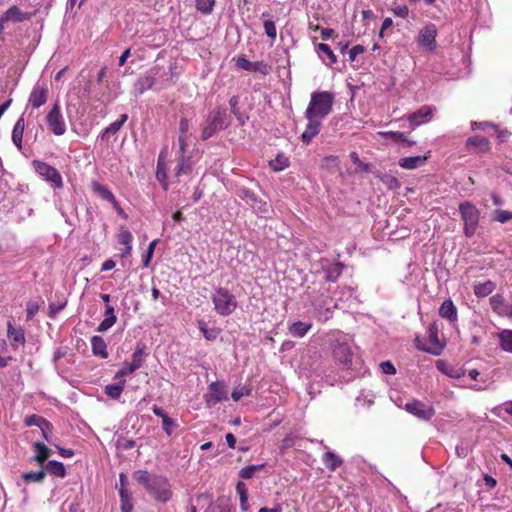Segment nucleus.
<instances>
[{"instance_id":"f257e3e1","label":"nucleus","mask_w":512,"mask_h":512,"mask_svg":"<svg viewBox=\"0 0 512 512\" xmlns=\"http://www.w3.org/2000/svg\"><path fill=\"white\" fill-rule=\"evenodd\" d=\"M353 297L354 290L349 286L340 287L339 291L331 296L330 286L322 283L308 285L304 292V299L313 308L314 317L322 322L331 318L333 310L339 306V301H349Z\"/></svg>"},{"instance_id":"f03ea898","label":"nucleus","mask_w":512,"mask_h":512,"mask_svg":"<svg viewBox=\"0 0 512 512\" xmlns=\"http://www.w3.org/2000/svg\"><path fill=\"white\" fill-rule=\"evenodd\" d=\"M133 478L143 485L148 494L156 501L166 503L172 499L173 491L166 476L138 470L133 473Z\"/></svg>"},{"instance_id":"7ed1b4c3","label":"nucleus","mask_w":512,"mask_h":512,"mask_svg":"<svg viewBox=\"0 0 512 512\" xmlns=\"http://www.w3.org/2000/svg\"><path fill=\"white\" fill-rule=\"evenodd\" d=\"M231 122V116L224 106H218L212 109L203 124L201 138L207 140L218 131L226 129Z\"/></svg>"},{"instance_id":"20e7f679","label":"nucleus","mask_w":512,"mask_h":512,"mask_svg":"<svg viewBox=\"0 0 512 512\" xmlns=\"http://www.w3.org/2000/svg\"><path fill=\"white\" fill-rule=\"evenodd\" d=\"M333 103V93L329 91L313 92L305 111V117L313 116L319 119H324L332 112Z\"/></svg>"},{"instance_id":"39448f33","label":"nucleus","mask_w":512,"mask_h":512,"mask_svg":"<svg viewBox=\"0 0 512 512\" xmlns=\"http://www.w3.org/2000/svg\"><path fill=\"white\" fill-rule=\"evenodd\" d=\"M344 265L340 262H335L327 258H321L312 264V270L317 280L311 285L322 283L326 286L327 283H334L337 281L343 271Z\"/></svg>"},{"instance_id":"423d86ee","label":"nucleus","mask_w":512,"mask_h":512,"mask_svg":"<svg viewBox=\"0 0 512 512\" xmlns=\"http://www.w3.org/2000/svg\"><path fill=\"white\" fill-rule=\"evenodd\" d=\"M214 309L220 316H229L237 308L238 302L235 295L224 287L215 288L211 294Z\"/></svg>"},{"instance_id":"0eeeda50","label":"nucleus","mask_w":512,"mask_h":512,"mask_svg":"<svg viewBox=\"0 0 512 512\" xmlns=\"http://www.w3.org/2000/svg\"><path fill=\"white\" fill-rule=\"evenodd\" d=\"M459 212L461 215V219L464 222V235L468 238H471L472 236H474L477 230L480 220V211L474 204L465 201L460 203Z\"/></svg>"},{"instance_id":"6e6552de","label":"nucleus","mask_w":512,"mask_h":512,"mask_svg":"<svg viewBox=\"0 0 512 512\" xmlns=\"http://www.w3.org/2000/svg\"><path fill=\"white\" fill-rule=\"evenodd\" d=\"M32 167L38 176L46 181L52 188H63V178L55 167L41 160H33Z\"/></svg>"},{"instance_id":"1a4fd4ad","label":"nucleus","mask_w":512,"mask_h":512,"mask_svg":"<svg viewBox=\"0 0 512 512\" xmlns=\"http://www.w3.org/2000/svg\"><path fill=\"white\" fill-rule=\"evenodd\" d=\"M48 129L56 136H62L66 132V123L61 113V107L56 101L46 115Z\"/></svg>"},{"instance_id":"9d476101","label":"nucleus","mask_w":512,"mask_h":512,"mask_svg":"<svg viewBox=\"0 0 512 512\" xmlns=\"http://www.w3.org/2000/svg\"><path fill=\"white\" fill-rule=\"evenodd\" d=\"M164 75L161 67L154 66L150 68L145 75L139 77L134 84L136 94H143L145 91L152 89L158 82V79Z\"/></svg>"},{"instance_id":"9b49d317","label":"nucleus","mask_w":512,"mask_h":512,"mask_svg":"<svg viewBox=\"0 0 512 512\" xmlns=\"http://www.w3.org/2000/svg\"><path fill=\"white\" fill-rule=\"evenodd\" d=\"M404 409L409 414L422 421H430L435 415V409L432 405L425 404L424 402L417 399H412L406 402Z\"/></svg>"},{"instance_id":"f8f14e48","label":"nucleus","mask_w":512,"mask_h":512,"mask_svg":"<svg viewBox=\"0 0 512 512\" xmlns=\"http://www.w3.org/2000/svg\"><path fill=\"white\" fill-rule=\"evenodd\" d=\"M438 35V30L435 24L427 23L423 26L417 37L416 42L419 46H421L426 51H434L436 49V37Z\"/></svg>"},{"instance_id":"ddd939ff","label":"nucleus","mask_w":512,"mask_h":512,"mask_svg":"<svg viewBox=\"0 0 512 512\" xmlns=\"http://www.w3.org/2000/svg\"><path fill=\"white\" fill-rule=\"evenodd\" d=\"M204 400L209 408L214 407L222 401L228 400V393L225 384L220 381L212 382L208 386V390L204 395Z\"/></svg>"},{"instance_id":"4468645a","label":"nucleus","mask_w":512,"mask_h":512,"mask_svg":"<svg viewBox=\"0 0 512 512\" xmlns=\"http://www.w3.org/2000/svg\"><path fill=\"white\" fill-rule=\"evenodd\" d=\"M436 107L430 105H423L418 110L408 114L406 116L409 122V127L415 129L416 127L426 124L432 120L436 113Z\"/></svg>"},{"instance_id":"2eb2a0df","label":"nucleus","mask_w":512,"mask_h":512,"mask_svg":"<svg viewBox=\"0 0 512 512\" xmlns=\"http://www.w3.org/2000/svg\"><path fill=\"white\" fill-rule=\"evenodd\" d=\"M439 329L438 325L434 322L429 324L427 328V342L429 344V347L424 348L423 350L433 354V355H440L442 350L445 347V343L440 340L439 338Z\"/></svg>"},{"instance_id":"dca6fc26","label":"nucleus","mask_w":512,"mask_h":512,"mask_svg":"<svg viewBox=\"0 0 512 512\" xmlns=\"http://www.w3.org/2000/svg\"><path fill=\"white\" fill-rule=\"evenodd\" d=\"M235 61L236 66L245 71L259 72L263 75L270 72V67L264 61L251 62L244 55L238 56Z\"/></svg>"},{"instance_id":"f3484780","label":"nucleus","mask_w":512,"mask_h":512,"mask_svg":"<svg viewBox=\"0 0 512 512\" xmlns=\"http://www.w3.org/2000/svg\"><path fill=\"white\" fill-rule=\"evenodd\" d=\"M335 359L344 367L349 368L352 363V352L350 346L345 342L337 341L333 347Z\"/></svg>"},{"instance_id":"a211bd4d","label":"nucleus","mask_w":512,"mask_h":512,"mask_svg":"<svg viewBox=\"0 0 512 512\" xmlns=\"http://www.w3.org/2000/svg\"><path fill=\"white\" fill-rule=\"evenodd\" d=\"M48 98V89L44 85L36 84L28 99V105H30L34 109L40 108L44 105Z\"/></svg>"},{"instance_id":"6ab92c4d","label":"nucleus","mask_w":512,"mask_h":512,"mask_svg":"<svg viewBox=\"0 0 512 512\" xmlns=\"http://www.w3.org/2000/svg\"><path fill=\"white\" fill-rule=\"evenodd\" d=\"M305 118L308 120V123L306 125L304 132L301 135V140L303 143L309 144L320 132L322 119L313 116Z\"/></svg>"},{"instance_id":"aec40b11","label":"nucleus","mask_w":512,"mask_h":512,"mask_svg":"<svg viewBox=\"0 0 512 512\" xmlns=\"http://www.w3.org/2000/svg\"><path fill=\"white\" fill-rule=\"evenodd\" d=\"M466 147L468 150L483 154L490 150V143L487 138L477 135L467 139Z\"/></svg>"},{"instance_id":"412c9836","label":"nucleus","mask_w":512,"mask_h":512,"mask_svg":"<svg viewBox=\"0 0 512 512\" xmlns=\"http://www.w3.org/2000/svg\"><path fill=\"white\" fill-rule=\"evenodd\" d=\"M117 322V316L115 314L114 307L106 305L104 310V319L100 322L97 327L98 332L108 331Z\"/></svg>"},{"instance_id":"4be33fe9","label":"nucleus","mask_w":512,"mask_h":512,"mask_svg":"<svg viewBox=\"0 0 512 512\" xmlns=\"http://www.w3.org/2000/svg\"><path fill=\"white\" fill-rule=\"evenodd\" d=\"M436 368L441 372L443 373L444 375L450 377V378H455V379H459L461 378L462 376H464L465 374V371L462 369V368H459V367H455L443 360H438L436 362Z\"/></svg>"},{"instance_id":"5701e85b","label":"nucleus","mask_w":512,"mask_h":512,"mask_svg":"<svg viewBox=\"0 0 512 512\" xmlns=\"http://www.w3.org/2000/svg\"><path fill=\"white\" fill-rule=\"evenodd\" d=\"M311 328V322L295 321L288 324V332L295 338H303Z\"/></svg>"},{"instance_id":"b1692460","label":"nucleus","mask_w":512,"mask_h":512,"mask_svg":"<svg viewBox=\"0 0 512 512\" xmlns=\"http://www.w3.org/2000/svg\"><path fill=\"white\" fill-rule=\"evenodd\" d=\"M91 348L94 356L99 357L101 359L108 358L109 354L107 351V344L105 340L98 335H94L91 338Z\"/></svg>"},{"instance_id":"393cba45","label":"nucleus","mask_w":512,"mask_h":512,"mask_svg":"<svg viewBox=\"0 0 512 512\" xmlns=\"http://www.w3.org/2000/svg\"><path fill=\"white\" fill-rule=\"evenodd\" d=\"M439 315L442 318L449 320L454 323L457 321L458 314L457 308L451 299H446L439 308Z\"/></svg>"},{"instance_id":"a878e982","label":"nucleus","mask_w":512,"mask_h":512,"mask_svg":"<svg viewBox=\"0 0 512 512\" xmlns=\"http://www.w3.org/2000/svg\"><path fill=\"white\" fill-rule=\"evenodd\" d=\"M316 52L319 54L323 63L327 66H332L337 63V56L334 54L329 45L319 43L316 45Z\"/></svg>"},{"instance_id":"bb28decb","label":"nucleus","mask_w":512,"mask_h":512,"mask_svg":"<svg viewBox=\"0 0 512 512\" xmlns=\"http://www.w3.org/2000/svg\"><path fill=\"white\" fill-rule=\"evenodd\" d=\"M192 172V161L190 154H178V165L175 169V175L180 177Z\"/></svg>"},{"instance_id":"cd10ccee","label":"nucleus","mask_w":512,"mask_h":512,"mask_svg":"<svg viewBox=\"0 0 512 512\" xmlns=\"http://www.w3.org/2000/svg\"><path fill=\"white\" fill-rule=\"evenodd\" d=\"M427 159L428 156L403 157L399 159L398 164L401 168L412 170L422 166Z\"/></svg>"},{"instance_id":"c85d7f7f","label":"nucleus","mask_w":512,"mask_h":512,"mask_svg":"<svg viewBox=\"0 0 512 512\" xmlns=\"http://www.w3.org/2000/svg\"><path fill=\"white\" fill-rule=\"evenodd\" d=\"M117 381L115 383H111L105 386L104 392L107 396L114 400H118L125 387V379H116Z\"/></svg>"},{"instance_id":"c756f323","label":"nucleus","mask_w":512,"mask_h":512,"mask_svg":"<svg viewBox=\"0 0 512 512\" xmlns=\"http://www.w3.org/2000/svg\"><path fill=\"white\" fill-rule=\"evenodd\" d=\"M25 129V121L24 117L21 116L15 123L13 130H12V142L13 144L18 148H22V139H23V133Z\"/></svg>"},{"instance_id":"7c9ffc66","label":"nucleus","mask_w":512,"mask_h":512,"mask_svg":"<svg viewBox=\"0 0 512 512\" xmlns=\"http://www.w3.org/2000/svg\"><path fill=\"white\" fill-rule=\"evenodd\" d=\"M34 450L37 452L33 460L40 465H43L45 461L50 457L51 450L41 442H35L33 444Z\"/></svg>"},{"instance_id":"2f4dec72","label":"nucleus","mask_w":512,"mask_h":512,"mask_svg":"<svg viewBox=\"0 0 512 512\" xmlns=\"http://www.w3.org/2000/svg\"><path fill=\"white\" fill-rule=\"evenodd\" d=\"M323 463L330 471H335L343 464V460L332 451H327L323 458Z\"/></svg>"},{"instance_id":"473e14b6","label":"nucleus","mask_w":512,"mask_h":512,"mask_svg":"<svg viewBox=\"0 0 512 512\" xmlns=\"http://www.w3.org/2000/svg\"><path fill=\"white\" fill-rule=\"evenodd\" d=\"M290 165L289 158L284 153H278L273 160H270L269 166L274 172H280Z\"/></svg>"},{"instance_id":"72a5a7b5","label":"nucleus","mask_w":512,"mask_h":512,"mask_svg":"<svg viewBox=\"0 0 512 512\" xmlns=\"http://www.w3.org/2000/svg\"><path fill=\"white\" fill-rule=\"evenodd\" d=\"M45 470L56 477L64 478L66 476L64 464L56 460L48 461L45 465Z\"/></svg>"},{"instance_id":"f704fd0d","label":"nucleus","mask_w":512,"mask_h":512,"mask_svg":"<svg viewBox=\"0 0 512 512\" xmlns=\"http://www.w3.org/2000/svg\"><path fill=\"white\" fill-rule=\"evenodd\" d=\"M2 17L7 22H22L26 19L25 13H23L17 6L10 7Z\"/></svg>"},{"instance_id":"c9c22d12","label":"nucleus","mask_w":512,"mask_h":512,"mask_svg":"<svg viewBox=\"0 0 512 512\" xmlns=\"http://www.w3.org/2000/svg\"><path fill=\"white\" fill-rule=\"evenodd\" d=\"M93 190L100 195L103 199L107 200L108 202L112 203L114 207L118 206V202L113 195V193L106 188L105 186L95 182L93 183Z\"/></svg>"},{"instance_id":"e433bc0d","label":"nucleus","mask_w":512,"mask_h":512,"mask_svg":"<svg viewBox=\"0 0 512 512\" xmlns=\"http://www.w3.org/2000/svg\"><path fill=\"white\" fill-rule=\"evenodd\" d=\"M128 119V115L127 114H122L120 116V119L117 120V121H114L112 122L108 127H106L102 132H101V135H100V138L102 140L105 139V137L112 133V134H115L117 133L121 127L124 125V123L127 121Z\"/></svg>"},{"instance_id":"4c0bfd02","label":"nucleus","mask_w":512,"mask_h":512,"mask_svg":"<svg viewBox=\"0 0 512 512\" xmlns=\"http://www.w3.org/2000/svg\"><path fill=\"white\" fill-rule=\"evenodd\" d=\"M495 289V283L488 280L483 283H478L474 286V293L477 297H486L491 294Z\"/></svg>"},{"instance_id":"58836bf2","label":"nucleus","mask_w":512,"mask_h":512,"mask_svg":"<svg viewBox=\"0 0 512 512\" xmlns=\"http://www.w3.org/2000/svg\"><path fill=\"white\" fill-rule=\"evenodd\" d=\"M498 336L502 350L512 353V330L505 329L501 331Z\"/></svg>"},{"instance_id":"ea45409f","label":"nucleus","mask_w":512,"mask_h":512,"mask_svg":"<svg viewBox=\"0 0 512 512\" xmlns=\"http://www.w3.org/2000/svg\"><path fill=\"white\" fill-rule=\"evenodd\" d=\"M249 206L259 216H265L269 212V206L267 202L258 198L257 195L254 197V200L249 203Z\"/></svg>"},{"instance_id":"a19ab883","label":"nucleus","mask_w":512,"mask_h":512,"mask_svg":"<svg viewBox=\"0 0 512 512\" xmlns=\"http://www.w3.org/2000/svg\"><path fill=\"white\" fill-rule=\"evenodd\" d=\"M121 499V512H131L133 504L131 502V493L127 488H119Z\"/></svg>"},{"instance_id":"79ce46f5","label":"nucleus","mask_w":512,"mask_h":512,"mask_svg":"<svg viewBox=\"0 0 512 512\" xmlns=\"http://www.w3.org/2000/svg\"><path fill=\"white\" fill-rule=\"evenodd\" d=\"M238 103H239L238 96H232L229 99V105L231 107V112L237 118V120L239 121V124L243 125L246 122V120L248 119V117L240 111V109L238 107Z\"/></svg>"},{"instance_id":"37998d69","label":"nucleus","mask_w":512,"mask_h":512,"mask_svg":"<svg viewBox=\"0 0 512 512\" xmlns=\"http://www.w3.org/2000/svg\"><path fill=\"white\" fill-rule=\"evenodd\" d=\"M198 328L208 341L215 340L218 337L219 329L215 327L209 328L204 320L198 321Z\"/></svg>"},{"instance_id":"c03bdc74","label":"nucleus","mask_w":512,"mask_h":512,"mask_svg":"<svg viewBox=\"0 0 512 512\" xmlns=\"http://www.w3.org/2000/svg\"><path fill=\"white\" fill-rule=\"evenodd\" d=\"M45 475L44 470L25 472L22 474V480L27 484L31 482L41 483Z\"/></svg>"},{"instance_id":"a18cd8bd","label":"nucleus","mask_w":512,"mask_h":512,"mask_svg":"<svg viewBox=\"0 0 512 512\" xmlns=\"http://www.w3.org/2000/svg\"><path fill=\"white\" fill-rule=\"evenodd\" d=\"M492 220L505 224L512 220V211L496 209L492 214Z\"/></svg>"},{"instance_id":"49530a36","label":"nucleus","mask_w":512,"mask_h":512,"mask_svg":"<svg viewBox=\"0 0 512 512\" xmlns=\"http://www.w3.org/2000/svg\"><path fill=\"white\" fill-rule=\"evenodd\" d=\"M144 356H145V347L137 346V348L135 349V351L132 354L130 364L134 365L137 369H139L143 364Z\"/></svg>"},{"instance_id":"de8ad7c7","label":"nucleus","mask_w":512,"mask_h":512,"mask_svg":"<svg viewBox=\"0 0 512 512\" xmlns=\"http://www.w3.org/2000/svg\"><path fill=\"white\" fill-rule=\"evenodd\" d=\"M264 466L265 464L246 466L239 471V476L243 479H251L254 477L255 472L263 469Z\"/></svg>"},{"instance_id":"09e8293b","label":"nucleus","mask_w":512,"mask_h":512,"mask_svg":"<svg viewBox=\"0 0 512 512\" xmlns=\"http://www.w3.org/2000/svg\"><path fill=\"white\" fill-rule=\"evenodd\" d=\"M47 421L48 420H46L45 418H43L39 415L33 414V415H30L25 418V425L28 427H31V426H37L39 428L47 427Z\"/></svg>"},{"instance_id":"8fccbe9b","label":"nucleus","mask_w":512,"mask_h":512,"mask_svg":"<svg viewBox=\"0 0 512 512\" xmlns=\"http://www.w3.org/2000/svg\"><path fill=\"white\" fill-rule=\"evenodd\" d=\"M215 0H196V8L202 14L208 15L213 11Z\"/></svg>"},{"instance_id":"3c124183","label":"nucleus","mask_w":512,"mask_h":512,"mask_svg":"<svg viewBox=\"0 0 512 512\" xmlns=\"http://www.w3.org/2000/svg\"><path fill=\"white\" fill-rule=\"evenodd\" d=\"M8 336L15 343L23 344L25 342L24 332L21 329H15L10 323L8 324Z\"/></svg>"},{"instance_id":"603ef678","label":"nucleus","mask_w":512,"mask_h":512,"mask_svg":"<svg viewBox=\"0 0 512 512\" xmlns=\"http://www.w3.org/2000/svg\"><path fill=\"white\" fill-rule=\"evenodd\" d=\"M156 178L159 182H165L167 178L166 165L162 160V153L160 154L157 161Z\"/></svg>"},{"instance_id":"864d4df0","label":"nucleus","mask_w":512,"mask_h":512,"mask_svg":"<svg viewBox=\"0 0 512 512\" xmlns=\"http://www.w3.org/2000/svg\"><path fill=\"white\" fill-rule=\"evenodd\" d=\"M118 241L124 246H132L133 235L129 230L121 228L118 234Z\"/></svg>"},{"instance_id":"5fc2aeb1","label":"nucleus","mask_w":512,"mask_h":512,"mask_svg":"<svg viewBox=\"0 0 512 512\" xmlns=\"http://www.w3.org/2000/svg\"><path fill=\"white\" fill-rule=\"evenodd\" d=\"M251 394V389L247 386H238L233 389L231 397L232 399L237 402L244 396H249Z\"/></svg>"},{"instance_id":"6e6d98bb","label":"nucleus","mask_w":512,"mask_h":512,"mask_svg":"<svg viewBox=\"0 0 512 512\" xmlns=\"http://www.w3.org/2000/svg\"><path fill=\"white\" fill-rule=\"evenodd\" d=\"M136 370L137 368L134 365L130 363H125L123 367L116 372L114 379H124L126 375L132 374Z\"/></svg>"},{"instance_id":"4d7b16f0","label":"nucleus","mask_w":512,"mask_h":512,"mask_svg":"<svg viewBox=\"0 0 512 512\" xmlns=\"http://www.w3.org/2000/svg\"><path fill=\"white\" fill-rule=\"evenodd\" d=\"M157 242H158L157 239L150 242L148 249H147L145 255L143 256V260H142L143 267L149 266L151 259L153 257L154 249H155V246L157 245Z\"/></svg>"},{"instance_id":"13d9d810","label":"nucleus","mask_w":512,"mask_h":512,"mask_svg":"<svg viewBox=\"0 0 512 512\" xmlns=\"http://www.w3.org/2000/svg\"><path fill=\"white\" fill-rule=\"evenodd\" d=\"M264 30L265 34L272 40L276 39L277 36V29L274 21L272 20H266L264 22Z\"/></svg>"},{"instance_id":"bf43d9fd","label":"nucleus","mask_w":512,"mask_h":512,"mask_svg":"<svg viewBox=\"0 0 512 512\" xmlns=\"http://www.w3.org/2000/svg\"><path fill=\"white\" fill-rule=\"evenodd\" d=\"M237 195L238 197L245 201L246 204L249 205V203L254 200V197L256 196V194L254 192H252L251 190L247 189V188H240L238 191H237Z\"/></svg>"},{"instance_id":"052dcab7","label":"nucleus","mask_w":512,"mask_h":512,"mask_svg":"<svg viewBox=\"0 0 512 512\" xmlns=\"http://www.w3.org/2000/svg\"><path fill=\"white\" fill-rule=\"evenodd\" d=\"M40 305L36 301H29L26 305L27 320H32L39 311Z\"/></svg>"},{"instance_id":"680f3d73","label":"nucleus","mask_w":512,"mask_h":512,"mask_svg":"<svg viewBox=\"0 0 512 512\" xmlns=\"http://www.w3.org/2000/svg\"><path fill=\"white\" fill-rule=\"evenodd\" d=\"M383 135L390 137L393 141L398 142V143H404L407 141V135L404 132L389 131V132L383 133Z\"/></svg>"},{"instance_id":"e2e57ef3","label":"nucleus","mask_w":512,"mask_h":512,"mask_svg":"<svg viewBox=\"0 0 512 512\" xmlns=\"http://www.w3.org/2000/svg\"><path fill=\"white\" fill-rule=\"evenodd\" d=\"M176 423L173 419H171L169 416L164 417V420L162 421V427L163 430L166 432L168 436H170L173 432V429L176 427Z\"/></svg>"},{"instance_id":"0e129e2a","label":"nucleus","mask_w":512,"mask_h":512,"mask_svg":"<svg viewBox=\"0 0 512 512\" xmlns=\"http://www.w3.org/2000/svg\"><path fill=\"white\" fill-rule=\"evenodd\" d=\"M496 410L499 416H502L503 413H507L512 416V400L502 403L496 408Z\"/></svg>"},{"instance_id":"69168bd1","label":"nucleus","mask_w":512,"mask_h":512,"mask_svg":"<svg viewBox=\"0 0 512 512\" xmlns=\"http://www.w3.org/2000/svg\"><path fill=\"white\" fill-rule=\"evenodd\" d=\"M236 491L239 495V499H248V489H247V486L244 482L242 481H239L237 484H236Z\"/></svg>"},{"instance_id":"338daca9","label":"nucleus","mask_w":512,"mask_h":512,"mask_svg":"<svg viewBox=\"0 0 512 512\" xmlns=\"http://www.w3.org/2000/svg\"><path fill=\"white\" fill-rule=\"evenodd\" d=\"M393 13L395 16L400 18H406L409 14V9L406 5H398L393 8Z\"/></svg>"},{"instance_id":"774afa93","label":"nucleus","mask_w":512,"mask_h":512,"mask_svg":"<svg viewBox=\"0 0 512 512\" xmlns=\"http://www.w3.org/2000/svg\"><path fill=\"white\" fill-rule=\"evenodd\" d=\"M380 368H381L382 373H384V374L393 375L396 373V369L390 361L382 362L380 364Z\"/></svg>"}]
</instances>
